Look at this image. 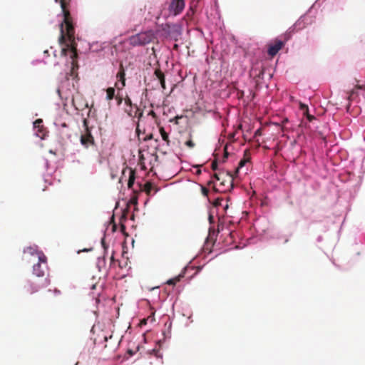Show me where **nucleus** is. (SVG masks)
<instances>
[{"label":"nucleus","mask_w":365,"mask_h":365,"mask_svg":"<svg viewBox=\"0 0 365 365\" xmlns=\"http://www.w3.org/2000/svg\"><path fill=\"white\" fill-rule=\"evenodd\" d=\"M55 1L60 4L63 15V21L60 24L59 43L65 46L61 49V55H69L72 60V66L74 67L78 56L77 44L75 41V29L73 19L67 8L68 2L66 0H55Z\"/></svg>","instance_id":"nucleus-1"},{"label":"nucleus","mask_w":365,"mask_h":365,"mask_svg":"<svg viewBox=\"0 0 365 365\" xmlns=\"http://www.w3.org/2000/svg\"><path fill=\"white\" fill-rule=\"evenodd\" d=\"M38 262L34 265V275L26 282L24 287V289L26 294H33L40 289L48 286L50 281L44 276V272H37V268L41 267V262H46V257L42 252L37 253Z\"/></svg>","instance_id":"nucleus-2"},{"label":"nucleus","mask_w":365,"mask_h":365,"mask_svg":"<svg viewBox=\"0 0 365 365\" xmlns=\"http://www.w3.org/2000/svg\"><path fill=\"white\" fill-rule=\"evenodd\" d=\"M157 40L155 32L152 30L140 32L129 38L130 45L133 46H145Z\"/></svg>","instance_id":"nucleus-3"},{"label":"nucleus","mask_w":365,"mask_h":365,"mask_svg":"<svg viewBox=\"0 0 365 365\" xmlns=\"http://www.w3.org/2000/svg\"><path fill=\"white\" fill-rule=\"evenodd\" d=\"M291 38L290 32H286L281 36V39L276 38L268 45L267 53L273 57L282 48L285 43Z\"/></svg>","instance_id":"nucleus-4"},{"label":"nucleus","mask_w":365,"mask_h":365,"mask_svg":"<svg viewBox=\"0 0 365 365\" xmlns=\"http://www.w3.org/2000/svg\"><path fill=\"white\" fill-rule=\"evenodd\" d=\"M83 125L84 127V133L81 135L80 141L81 145L87 148L90 145H95V140L91 134V128L89 126L88 119H83Z\"/></svg>","instance_id":"nucleus-5"},{"label":"nucleus","mask_w":365,"mask_h":365,"mask_svg":"<svg viewBox=\"0 0 365 365\" xmlns=\"http://www.w3.org/2000/svg\"><path fill=\"white\" fill-rule=\"evenodd\" d=\"M314 20L311 16L304 15L301 16L291 27L287 32H290V35L295 31H301L305 29L307 26L311 25Z\"/></svg>","instance_id":"nucleus-6"},{"label":"nucleus","mask_w":365,"mask_h":365,"mask_svg":"<svg viewBox=\"0 0 365 365\" xmlns=\"http://www.w3.org/2000/svg\"><path fill=\"white\" fill-rule=\"evenodd\" d=\"M163 31L171 38H176L180 35V27L177 24H165L163 25Z\"/></svg>","instance_id":"nucleus-7"},{"label":"nucleus","mask_w":365,"mask_h":365,"mask_svg":"<svg viewBox=\"0 0 365 365\" xmlns=\"http://www.w3.org/2000/svg\"><path fill=\"white\" fill-rule=\"evenodd\" d=\"M185 5L184 0H171L169 10L173 14L177 16L183 11Z\"/></svg>","instance_id":"nucleus-8"},{"label":"nucleus","mask_w":365,"mask_h":365,"mask_svg":"<svg viewBox=\"0 0 365 365\" xmlns=\"http://www.w3.org/2000/svg\"><path fill=\"white\" fill-rule=\"evenodd\" d=\"M34 128L36 130V134L41 139H44L46 134V128L43 125V120L41 119H37L34 122Z\"/></svg>","instance_id":"nucleus-9"},{"label":"nucleus","mask_w":365,"mask_h":365,"mask_svg":"<svg viewBox=\"0 0 365 365\" xmlns=\"http://www.w3.org/2000/svg\"><path fill=\"white\" fill-rule=\"evenodd\" d=\"M127 171L128 172V187L132 189L135 180V172L131 168H126L123 169V175H125Z\"/></svg>","instance_id":"nucleus-10"},{"label":"nucleus","mask_w":365,"mask_h":365,"mask_svg":"<svg viewBox=\"0 0 365 365\" xmlns=\"http://www.w3.org/2000/svg\"><path fill=\"white\" fill-rule=\"evenodd\" d=\"M117 78L118 79L119 82L115 83V86L118 89H123V88L125 85V72L123 69H121L118 73H117Z\"/></svg>","instance_id":"nucleus-11"},{"label":"nucleus","mask_w":365,"mask_h":365,"mask_svg":"<svg viewBox=\"0 0 365 365\" xmlns=\"http://www.w3.org/2000/svg\"><path fill=\"white\" fill-rule=\"evenodd\" d=\"M154 73H155V76L158 78V80H159V81L160 83L162 88L163 90H165L166 89V86H165V75H164V73L159 68L155 69Z\"/></svg>","instance_id":"nucleus-12"},{"label":"nucleus","mask_w":365,"mask_h":365,"mask_svg":"<svg viewBox=\"0 0 365 365\" xmlns=\"http://www.w3.org/2000/svg\"><path fill=\"white\" fill-rule=\"evenodd\" d=\"M196 11V4L193 2L190 3V8L187 11L186 16L191 19Z\"/></svg>","instance_id":"nucleus-13"},{"label":"nucleus","mask_w":365,"mask_h":365,"mask_svg":"<svg viewBox=\"0 0 365 365\" xmlns=\"http://www.w3.org/2000/svg\"><path fill=\"white\" fill-rule=\"evenodd\" d=\"M115 88H113V87H109L106 89V100L107 101H110L112 99H113L114 98H115Z\"/></svg>","instance_id":"nucleus-14"},{"label":"nucleus","mask_w":365,"mask_h":365,"mask_svg":"<svg viewBox=\"0 0 365 365\" xmlns=\"http://www.w3.org/2000/svg\"><path fill=\"white\" fill-rule=\"evenodd\" d=\"M160 133L161 135V137L164 141L167 143V145H169L170 140H169V136L168 134L165 130L164 128L161 127L160 128Z\"/></svg>","instance_id":"nucleus-15"},{"label":"nucleus","mask_w":365,"mask_h":365,"mask_svg":"<svg viewBox=\"0 0 365 365\" xmlns=\"http://www.w3.org/2000/svg\"><path fill=\"white\" fill-rule=\"evenodd\" d=\"M134 108L135 110L133 118H138V119L140 120L143 115V112L136 105H134Z\"/></svg>","instance_id":"nucleus-16"},{"label":"nucleus","mask_w":365,"mask_h":365,"mask_svg":"<svg viewBox=\"0 0 365 365\" xmlns=\"http://www.w3.org/2000/svg\"><path fill=\"white\" fill-rule=\"evenodd\" d=\"M182 277H183V274H180L178 277L169 279L167 282V284L170 285H175L177 282H178L180 280Z\"/></svg>","instance_id":"nucleus-17"},{"label":"nucleus","mask_w":365,"mask_h":365,"mask_svg":"<svg viewBox=\"0 0 365 365\" xmlns=\"http://www.w3.org/2000/svg\"><path fill=\"white\" fill-rule=\"evenodd\" d=\"M153 188V184L151 182H146L144 185V190L148 195H150L152 190Z\"/></svg>","instance_id":"nucleus-18"},{"label":"nucleus","mask_w":365,"mask_h":365,"mask_svg":"<svg viewBox=\"0 0 365 365\" xmlns=\"http://www.w3.org/2000/svg\"><path fill=\"white\" fill-rule=\"evenodd\" d=\"M247 162V160H240V163H239V164H238V166H237V168H236V171H235V172H236V173H237L239 172V170H240L241 168H242V167L245 165V163H246Z\"/></svg>","instance_id":"nucleus-19"},{"label":"nucleus","mask_w":365,"mask_h":365,"mask_svg":"<svg viewBox=\"0 0 365 365\" xmlns=\"http://www.w3.org/2000/svg\"><path fill=\"white\" fill-rule=\"evenodd\" d=\"M151 309H152V312H151L150 314L147 317V319H148V320L150 321L151 322H153L155 321V311L153 310V308H151Z\"/></svg>","instance_id":"nucleus-20"},{"label":"nucleus","mask_w":365,"mask_h":365,"mask_svg":"<svg viewBox=\"0 0 365 365\" xmlns=\"http://www.w3.org/2000/svg\"><path fill=\"white\" fill-rule=\"evenodd\" d=\"M185 144L190 148H193L195 145V143L192 141V139H189L188 140H187Z\"/></svg>","instance_id":"nucleus-21"},{"label":"nucleus","mask_w":365,"mask_h":365,"mask_svg":"<svg viewBox=\"0 0 365 365\" xmlns=\"http://www.w3.org/2000/svg\"><path fill=\"white\" fill-rule=\"evenodd\" d=\"M125 105H127L128 106H130V108L134 107V106L132 103L131 99L128 96H127L125 98Z\"/></svg>","instance_id":"nucleus-22"},{"label":"nucleus","mask_w":365,"mask_h":365,"mask_svg":"<svg viewBox=\"0 0 365 365\" xmlns=\"http://www.w3.org/2000/svg\"><path fill=\"white\" fill-rule=\"evenodd\" d=\"M222 198H217L214 202H213V205L215 207H218V206H220L222 205Z\"/></svg>","instance_id":"nucleus-23"},{"label":"nucleus","mask_w":365,"mask_h":365,"mask_svg":"<svg viewBox=\"0 0 365 365\" xmlns=\"http://www.w3.org/2000/svg\"><path fill=\"white\" fill-rule=\"evenodd\" d=\"M227 175L228 176V178H229L230 187L232 188L233 187V175L230 174L229 173H227Z\"/></svg>","instance_id":"nucleus-24"},{"label":"nucleus","mask_w":365,"mask_h":365,"mask_svg":"<svg viewBox=\"0 0 365 365\" xmlns=\"http://www.w3.org/2000/svg\"><path fill=\"white\" fill-rule=\"evenodd\" d=\"M201 190H202V195L205 197H207L208 193H209V190L203 186L201 187Z\"/></svg>","instance_id":"nucleus-25"},{"label":"nucleus","mask_w":365,"mask_h":365,"mask_svg":"<svg viewBox=\"0 0 365 365\" xmlns=\"http://www.w3.org/2000/svg\"><path fill=\"white\" fill-rule=\"evenodd\" d=\"M300 108L304 112V113L308 112V106L303 103L300 104Z\"/></svg>","instance_id":"nucleus-26"},{"label":"nucleus","mask_w":365,"mask_h":365,"mask_svg":"<svg viewBox=\"0 0 365 365\" xmlns=\"http://www.w3.org/2000/svg\"><path fill=\"white\" fill-rule=\"evenodd\" d=\"M115 100L117 101L118 106H120L122 103V101H123L122 97L116 96H115Z\"/></svg>","instance_id":"nucleus-27"},{"label":"nucleus","mask_w":365,"mask_h":365,"mask_svg":"<svg viewBox=\"0 0 365 365\" xmlns=\"http://www.w3.org/2000/svg\"><path fill=\"white\" fill-rule=\"evenodd\" d=\"M153 134H152V133H150L149 135H147L144 138L143 140H144V141H148V140H151V139L153 138Z\"/></svg>","instance_id":"nucleus-28"},{"label":"nucleus","mask_w":365,"mask_h":365,"mask_svg":"<svg viewBox=\"0 0 365 365\" xmlns=\"http://www.w3.org/2000/svg\"><path fill=\"white\" fill-rule=\"evenodd\" d=\"M148 321V319H147V318H144V319H141L140 322V326L145 325L147 324Z\"/></svg>","instance_id":"nucleus-29"},{"label":"nucleus","mask_w":365,"mask_h":365,"mask_svg":"<svg viewBox=\"0 0 365 365\" xmlns=\"http://www.w3.org/2000/svg\"><path fill=\"white\" fill-rule=\"evenodd\" d=\"M127 113L128 114L129 116L130 117H133V115H134V110H133V108H130V110H127Z\"/></svg>","instance_id":"nucleus-30"},{"label":"nucleus","mask_w":365,"mask_h":365,"mask_svg":"<svg viewBox=\"0 0 365 365\" xmlns=\"http://www.w3.org/2000/svg\"><path fill=\"white\" fill-rule=\"evenodd\" d=\"M217 161H213L212 163V170H215L217 169Z\"/></svg>","instance_id":"nucleus-31"},{"label":"nucleus","mask_w":365,"mask_h":365,"mask_svg":"<svg viewBox=\"0 0 365 365\" xmlns=\"http://www.w3.org/2000/svg\"><path fill=\"white\" fill-rule=\"evenodd\" d=\"M306 114H307V119H308L309 121H311L312 119H314V116H312V115H310L308 113V112H307V113H306Z\"/></svg>","instance_id":"nucleus-32"},{"label":"nucleus","mask_w":365,"mask_h":365,"mask_svg":"<svg viewBox=\"0 0 365 365\" xmlns=\"http://www.w3.org/2000/svg\"><path fill=\"white\" fill-rule=\"evenodd\" d=\"M200 0H191L190 2H193V3H195L196 4V8L198 6V3H199Z\"/></svg>","instance_id":"nucleus-33"},{"label":"nucleus","mask_w":365,"mask_h":365,"mask_svg":"<svg viewBox=\"0 0 365 365\" xmlns=\"http://www.w3.org/2000/svg\"><path fill=\"white\" fill-rule=\"evenodd\" d=\"M214 178H215L217 180H220L219 175H218V174H217V173L214 174Z\"/></svg>","instance_id":"nucleus-34"},{"label":"nucleus","mask_w":365,"mask_h":365,"mask_svg":"<svg viewBox=\"0 0 365 365\" xmlns=\"http://www.w3.org/2000/svg\"><path fill=\"white\" fill-rule=\"evenodd\" d=\"M43 263L46 264V262H43ZM40 271H43L44 272V270L41 269V266L40 267L37 268V272H39Z\"/></svg>","instance_id":"nucleus-35"},{"label":"nucleus","mask_w":365,"mask_h":365,"mask_svg":"<svg viewBox=\"0 0 365 365\" xmlns=\"http://www.w3.org/2000/svg\"><path fill=\"white\" fill-rule=\"evenodd\" d=\"M138 126H139V125H138L137 128H136V132H137V133H139Z\"/></svg>","instance_id":"nucleus-36"},{"label":"nucleus","mask_w":365,"mask_h":365,"mask_svg":"<svg viewBox=\"0 0 365 365\" xmlns=\"http://www.w3.org/2000/svg\"><path fill=\"white\" fill-rule=\"evenodd\" d=\"M177 48H178V45H177V44H175V45H174V48H175V49H176Z\"/></svg>","instance_id":"nucleus-37"},{"label":"nucleus","mask_w":365,"mask_h":365,"mask_svg":"<svg viewBox=\"0 0 365 365\" xmlns=\"http://www.w3.org/2000/svg\"><path fill=\"white\" fill-rule=\"evenodd\" d=\"M228 207V205L227 204L225 206V209H227Z\"/></svg>","instance_id":"nucleus-38"},{"label":"nucleus","mask_w":365,"mask_h":365,"mask_svg":"<svg viewBox=\"0 0 365 365\" xmlns=\"http://www.w3.org/2000/svg\"><path fill=\"white\" fill-rule=\"evenodd\" d=\"M212 181H210V182H208V185H210V184H212Z\"/></svg>","instance_id":"nucleus-39"},{"label":"nucleus","mask_w":365,"mask_h":365,"mask_svg":"<svg viewBox=\"0 0 365 365\" xmlns=\"http://www.w3.org/2000/svg\"><path fill=\"white\" fill-rule=\"evenodd\" d=\"M96 285H93L92 289H95Z\"/></svg>","instance_id":"nucleus-40"}]
</instances>
